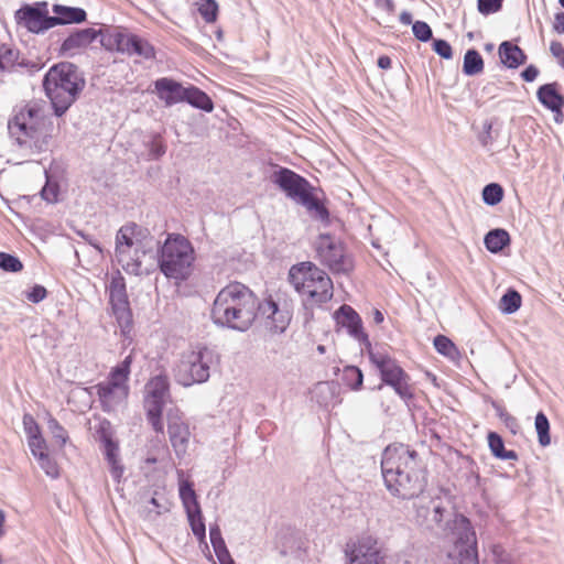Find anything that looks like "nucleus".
Here are the masks:
<instances>
[{"label":"nucleus","instance_id":"21","mask_svg":"<svg viewBox=\"0 0 564 564\" xmlns=\"http://www.w3.org/2000/svg\"><path fill=\"white\" fill-rule=\"evenodd\" d=\"M142 228L137 224H128L122 226L116 235V249L115 253L120 254L126 261V250L144 247L142 243Z\"/></svg>","mask_w":564,"mask_h":564},{"label":"nucleus","instance_id":"52","mask_svg":"<svg viewBox=\"0 0 564 564\" xmlns=\"http://www.w3.org/2000/svg\"><path fill=\"white\" fill-rule=\"evenodd\" d=\"M23 429L28 440L42 436L40 426L31 414L23 415Z\"/></svg>","mask_w":564,"mask_h":564},{"label":"nucleus","instance_id":"44","mask_svg":"<svg viewBox=\"0 0 564 564\" xmlns=\"http://www.w3.org/2000/svg\"><path fill=\"white\" fill-rule=\"evenodd\" d=\"M193 534L199 542H205L206 539V527L203 520L202 510L198 513L189 512L186 513Z\"/></svg>","mask_w":564,"mask_h":564},{"label":"nucleus","instance_id":"5","mask_svg":"<svg viewBox=\"0 0 564 564\" xmlns=\"http://www.w3.org/2000/svg\"><path fill=\"white\" fill-rule=\"evenodd\" d=\"M290 283L305 303L323 304L333 297V281L328 274L312 262L293 265L289 272Z\"/></svg>","mask_w":564,"mask_h":564},{"label":"nucleus","instance_id":"37","mask_svg":"<svg viewBox=\"0 0 564 564\" xmlns=\"http://www.w3.org/2000/svg\"><path fill=\"white\" fill-rule=\"evenodd\" d=\"M484 69V59L478 51L470 48L464 55L463 72L467 76H474Z\"/></svg>","mask_w":564,"mask_h":564},{"label":"nucleus","instance_id":"23","mask_svg":"<svg viewBox=\"0 0 564 564\" xmlns=\"http://www.w3.org/2000/svg\"><path fill=\"white\" fill-rule=\"evenodd\" d=\"M154 87L158 97L164 101L166 107L184 101L186 87L172 78H159L154 82Z\"/></svg>","mask_w":564,"mask_h":564},{"label":"nucleus","instance_id":"15","mask_svg":"<svg viewBox=\"0 0 564 564\" xmlns=\"http://www.w3.org/2000/svg\"><path fill=\"white\" fill-rule=\"evenodd\" d=\"M346 556L348 564H382L383 561L377 540L370 535H364L356 542L348 543Z\"/></svg>","mask_w":564,"mask_h":564},{"label":"nucleus","instance_id":"19","mask_svg":"<svg viewBox=\"0 0 564 564\" xmlns=\"http://www.w3.org/2000/svg\"><path fill=\"white\" fill-rule=\"evenodd\" d=\"M118 52L128 55H138L145 59L155 57V50L145 39L132 33H117L115 35Z\"/></svg>","mask_w":564,"mask_h":564},{"label":"nucleus","instance_id":"14","mask_svg":"<svg viewBox=\"0 0 564 564\" xmlns=\"http://www.w3.org/2000/svg\"><path fill=\"white\" fill-rule=\"evenodd\" d=\"M18 25L32 33H43L53 28L52 17L48 15L46 3L34 6L24 4L14 14Z\"/></svg>","mask_w":564,"mask_h":564},{"label":"nucleus","instance_id":"4","mask_svg":"<svg viewBox=\"0 0 564 564\" xmlns=\"http://www.w3.org/2000/svg\"><path fill=\"white\" fill-rule=\"evenodd\" d=\"M85 86L83 72L69 62L53 65L43 78L45 95L57 117H62L70 108Z\"/></svg>","mask_w":564,"mask_h":564},{"label":"nucleus","instance_id":"53","mask_svg":"<svg viewBox=\"0 0 564 564\" xmlns=\"http://www.w3.org/2000/svg\"><path fill=\"white\" fill-rule=\"evenodd\" d=\"M59 187L57 183H53L50 180L46 181L44 187L41 191V196L47 203L57 202Z\"/></svg>","mask_w":564,"mask_h":564},{"label":"nucleus","instance_id":"1","mask_svg":"<svg viewBox=\"0 0 564 564\" xmlns=\"http://www.w3.org/2000/svg\"><path fill=\"white\" fill-rule=\"evenodd\" d=\"M381 473L387 490L400 499L416 498L426 487V471L419 454L404 444L384 448Z\"/></svg>","mask_w":564,"mask_h":564},{"label":"nucleus","instance_id":"27","mask_svg":"<svg viewBox=\"0 0 564 564\" xmlns=\"http://www.w3.org/2000/svg\"><path fill=\"white\" fill-rule=\"evenodd\" d=\"M176 473L178 478L180 499L184 506L185 512H194L197 514L200 506L193 488V482L184 478V471L182 469H177Z\"/></svg>","mask_w":564,"mask_h":564},{"label":"nucleus","instance_id":"8","mask_svg":"<svg viewBox=\"0 0 564 564\" xmlns=\"http://www.w3.org/2000/svg\"><path fill=\"white\" fill-rule=\"evenodd\" d=\"M219 362V355L207 346H197L196 349L182 355L175 368V380L189 387L204 383L210 377V368Z\"/></svg>","mask_w":564,"mask_h":564},{"label":"nucleus","instance_id":"31","mask_svg":"<svg viewBox=\"0 0 564 564\" xmlns=\"http://www.w3.org/2000/svg\"><path fill=\"white\" fill-rule=\"evenodd\" d=\"M209 539L219 563L235 564V561L232 560L226 546L225 540L223 539L221 531L218 524H213L209 527Z\"/></svg>","mask_w":564,"mask_h":564},{"label":"nucleus","instance_id":"51","mask_svg":"<svg viewBox=\"0 0 564 564\" xmlns=\"http://www.w3.org/2000/svg\"><path fill=\"white\" fill-rule=\"evenodd\" d=\"M503 0H477V9L482 15H489L501 10Z\"/></svg>","mask_w":564,"mask_h":564},{"label":"nucleus","instance_id":"6","mask_svg":"<svg viewBox=\"0 0 564 564\" xmlns=\"http://www.w3.org/2000/svg\"><path fill=\"white\" fill-rule=\"evenodd\" d=\"M272 182L289 197L304 206L321 220H327L329 213L315 195L316 188L302 175L288 167H279L271 176Z\"/></svg>","mask_w":564,"mask_h":564},{"label":"nucleus","instance_id":"38","mask_svg":"<svg viewBox=\"0 0 564 564\" xmlns=\"http://www.w3.org/2000/svg\"><path fill=\"white\" fill-rule=\"evenodd\" d=\"M19 53L6 44H0V75L12 72L18 66Z\"/></svg>","mask_w":564,"mask_h":564},{"label":"nucleus","instance_id":"63","mask_svg":"<svg viewBox=\"0 0 564 564\" xmlns=\"http://www.w3.org/2000/svg\"><path fill=\"white\" fill-rule=\"evenodd\" d=\"M539 75V69L534 65H529L522 73L521 77L523 80L531 83L533 82Z\"/></svg>","mask_w":564,"mask_h":564},{"label":"nucleus","instance_id":"48","mask_svg":"<svg viewBox=\"0 0 564 564\" xmlns=\"http://www.w3.org/2000/svg\"><path fill=\"white\" fill-rule=\"evenodd\" d=\"M39 463H40L41 468L45 471V474L47 476H50L51 478L58 477V475H59L58 467H57L56 463L50 458L48 454H46L45 452H40L39 453Z\"/></svg>","mask_w":564,"mask_h":564},{"label":"nucleus","instance_id":"55","mask_svg":"<svg viewBox=\"0 0 564 564\" xmlns=\"http://www.w3.org/2000/svg\"><path fill=\"white\" fill-rule=\"evenodd\" d=\"M47 295V291L44 286L40 284H35L31 288V290L26 293V299L32 303H40Z\"/></svg>","mask_w":564,"mask_h":564},{"label":"nucleus","instance_id":"42","mask_svg":"<svg viewBox=\"0 0 564 564\" xmlns=\"http://www.w3.org/2000/svg\"><path fill=\"white\" fill-rule=\"evenodd\" d=\"M521 306V295L516 290L509 289L500 300V308L506 314L517 312Z\"/></svg>","mask_w":564,"mask_h":564},{"label":"nucleus","instance_id":"59","mask_svg":"<svg viewBox=\"0 0 564 564\" xmlns=\"http://www.w3.org/2000/svg\"><path fill=\"white\" fill-rule=\"evenodd\" d=\"M29 447L32 454L39 459V453L45 452V440L41 437L30 438L28 440Z\"/></svg>","mask_w":564,"mask_h":564},{"label":"nucleus","instance_id":"28","mask_svg":"<svg viewBox=\"0 0 564 564\" xmlns=\"http://www.w3.org/2000/svg\"><path fill=\"white\" fill-rule=\"evenodd\" d=\"M501 63L508 68H517L527 61L524 52L516 44L505 41L498 48Z\"/></svg>","mask_w":564,"mask_h":564},{"label":"nucleus","instance_id":"39","mask_svg":"<svg viewBox=\"0 0 564 564\" xmlns=\"http://www.w3.org/2000/svg\"><path fill=\"white\" fill-rule=\"evenodd\" d=\"M534 426L538 434L539 444L545 447L551 444L550 422L546 415L541 411L536 414Z\"/></svg>","mask_w":564,"mask_h":564},{"label":"nucleus","instance_id":"10","mask_svg":"<svg viewBox=\"0 0 564 564\" xmlns=\"http://www.w3.org/2000/svg\"><path fill=\"white\" fill-rule=\"evenodd\" d=\"M444 532L455 544L459 564H478L476 532L467 517L454 513Z\"/></svg>","mask_w":564,"mask_h":564},{"label":"nucleus","instance_id":"47","mask_svg":"<svg viewBox=\"0 0 564 564\" xmlns=\"http://www.w3.org/2000/svg\"><path fill=\"white\" fill-rule=\"evenodd\" d=\"M47 427L53 438L59 443L61 446H64L68 440L67 431L52 415L47 419Z\"/></svg>","mask_w":564,"mask_h":564},{"label":"nucleus","instance_id":"17","mask_svg":"<svg viewBox=\"0 0 564 564\" xmlns=\"http://www.w3.org/2000/svg\"><path fill=\"white\" fill-rule=\"evenodd\" d=\"M257 318L262 321L267 329L280 334L286 329L291 315L288 310L280 308L278 303L269 299L263 302L259 301Z\"/></svg>","mask_w":564,"mask_h":564},{"label":"nucleus","instance_id":"62","mask_svg":"<svg viewBox=\"0 0 564 564\" xmlns=\"http://www.w3.org/2000/svg\"><path fill=\"white\" fill-rule=\"evenodd\" d=\"M375 4L378 9L389 14H393L395 11V4L393 0H375Z\"/></svg>","mask_w":564,"mask_h":564},{"label":"nucleus","instance_id":"34","mask_svg":"<svg viewBox=\"0 0 564 564\" xmlns=\"http://www.w3.org/2000/svg\"><path fill=\"white\" fill-rule=\"evenodd\" d=\"M105 457L110 466V473L115 480L119 481L123 475V466L119 463V447L118 444L108 442L104 444Z\"/></svg>","mask_w":564,"mask_h":564},{"label":"nucleus","instance_id":"22","mask_svg":"<svg viewBox=\"0 0 564 564\" xmlns=\"http://www.w3.org/2000/svg\"><path fill=\"white\" fill-rule=\"evenodd\" d=\"M99 31L93 28L80 29L70 33L62 43L61 52L73 56L80 50L90 45L98 36Z\"/></svg>","mask_w":564,"mask_h":564},{"label":"nucleus","instance_id":"43","mask_svg":"<svg viewBox=\"0 0 564 564\" xmlns=\"http://www.w3.org/2000/svg\"><path fill=\"white\" fill-rule=\"evenodd\" d=\"M198 12L206 23H214L218 17L216 0H197Z\"/></svg>","mask_w":564,"mask_h":564},{"label":"nucleus","instance_id":"35","mask_svg":"<svg viewBox=\"0 0 564 564\" xmlns=\"http://www.w3.org/2000/svg\"><path fill=\"white\" fill-rule=\"evenodd\" d=\"M488 445L492 455L502 460H514L518 455L514 451L506 449L502 437L496 432H489Z\"/></svg>","mask_w":564,"mask_h":564},{"label":"nucleus","instance_id":"13","mask_svg":"<svg viewBox=\"0 0 564 564\" xmlns=\"http://www.w3.org/2000/svg\"><path fill=\"white\" fill-rule=\"evenodd\" d=\"M109 303L122 333L130 332L132 327V313L123 278L119 276L111 280L109 285Z\"/></svg>","mask_w":564,"mask_h":564},{"label":"nucleus","instance_id":"25","mask_svg":"<svg viewBox=\"0 0 564 564\" xmlns=\"http://www.w3.org/2000/svg\"><path fill=\"white\" fill-rule=\"evenodd\" d=\"M557 87L558 84L556 82L540 86L536 91V98L546 109L562 116L564 96L558 93Z\"/></svg>","mask_w":564,"mask_h":564},{"label":"nucleus","instance_id":"30","mask_svg":"<svg viewBox=\"0 0 564 564\" xmlns=\"http://www.w3.org/2000/svg\"><path fill=\"white\" fill-rule=\"evenodd\" d=\"M313 398L322 406L335 405L338 400V386L335 382H318L313 390Z\"/></svg>","mask_w":564,"mask_h":564},{"label":"nucleus","instance_id":"29","mask_svg":"<svg viewBox=\"0 0 564 564\" xmlns=\"http://www.w3.org/2000/svg\"><path fill=\"white\" fill-rule=\"evenodd\" d=\"M127 258L123 261L120 254H116L118 263L128 274L140 275L142 274V257L145 256L147 250L144 247L126 250Z\"/></svg>","mask_w":564,"mask_h":564},{"label":"nucleus","instance_id":"45","mask_svg":"<svg viewBox=\"0 0 564 564\" xmlns=\"http://www.w3.org/2000/svg\"><path fill=\"white\" fill-rule=\"evenodd\" d=\"M503 198V189L497 183H490L482 189V199L489 206L499 204Z\"/></svg>","mask_w":564,"mask_h":564},{"label":"nucleus","instance_id":"41","mask_svg":"<svg viewBox=\"0 0 564 564\" xmlns=\"http://www.w3.org/2000/svg\"><path fill=\"white\" fill-rule=\"evenodd\" d=\"M343 381L351 390H359L362 387L364 375L356 366H347L343 370Z\"/></svg>","mask_w":564,"mask_h":564},{"label":"nucleus","instance_id":"11","mask_svg":"<svg viewBox=\"0 0 564 564\" xmlns=\"http://www.w3.org/2000/svg\"><path fill=\"white\" fill-rule=\"evenodd\" d=\"M314 248L317 260L334 274H349L354 270L351 254L335 236L321 234L314 242Z\"/></svg>","mask_w":564,"mask_h":564},{"label":"nucleus","instance_id":"7","mask_svg":"<svg viewBox=\"0 0 564 564\" xmlns=\"http://www.w3.org/2000/svg\"><path fill=\"white\" fill-rule=\"evenodd\" d=\"M195 252L192 243L184 236L169 234L159 251V268L167 278L182 282L192 272Z\"/></svg>","mask_w":564,"mask_h":564},{"label":"nucleus","instance_id":"32","mask_svg":"<svg viewBox=\"0 0 564 564\" xmlns=\"http://www.w3.org/2000/svg\"><path fill=\"white\" fill-rule=\"evenodd\" d=\"M184 101L188 102L192 107L206 112H212L214 110V102L212 98L205 91L193 85L186 87Z\"/></svg>","mask_w":564,"mask_h":564},{"label":"nucleus","instance_id":"56","mask_svg":"<svg viewBox=\"0 0 564 564\" xmlns=\"http://www.w3.org/2000/svg\"><path fill=\"white\" fill-rule=\"evenodd\" d=\"M447 513V510L443 508L441 505L433 502V516L432 521L435 522V524L444 531V528L446 527V521L444 522L445 514Z\"/></svg>","mask_w":564,"mask_h":564},{"label":"nucleus","instance_id":"58","mask_svg":"<svg viewBox=\"0 0 564 564\" xmlns=\"http://www.w3.org/2000/svg\"><path fill=\"white\" fill-rule=\"evenodd\" d=\"M497 414L500 417V420L506 424L507 427H509L512 432H514V429L518 427L517 419L513 417L511 414H509L503 408L496 406Z\"/></svg>","mask_w":564,"mask_h":564},{"label":"nucleus","instance_id":"40","mask_svg":"<svg viewBox=\"0 0 564 564\" xmlns=\"http://www.w3.org/2000/svg\"><path fill=\"white\" fill-rule=\"evenodd\" d=\"M434 347L436 351L452 360L456 359L459 355L457 347L455 344L444 335H437L434 338Z\"/></svg>","mask_w":564,"mask_h":564},{"label":"nucleus","instance_id":"64","mask_svg":"<svg viewBox=\"0 0 564 564\" xmlns=\"http://www.w3.org/2000/svg\"><path fill=\"white\" fill-rule=\"evenodd\" d=\"M553 29L557 33H564V12H557L554 15Z\"/></svg>","mask_w":564,"mask_h":564},{"label":"nucleus","instance_id":"12","mask_svg":"<svg viewBox=\"0 0 564 564\" xmlns=\"http://www.w3.org/2000/svg\"><path fill=\"white\" fill-rule=\"evenodd\" d=\"M169 397L170 382L166 376L158 375L145 384L144 409L147 419L152 429L160 434L164 433L162 412Z\"/></svg>","mask_w":564,"mask_h":564},{"label":"nucleus","instance_id":"49","mask_svg":"<svg viewBox=\"0 0 564 564\" xmlns=\"http://www.w3.org/2000/svg\"><path fill=\"white\" fill-rule=\"evenodd\" d=\"M412 32L421 42H427L433 36L431 26L424 21H415L412 24Z\"/></svg>","mask_w":564,"mask_h":564},{"label":"nucleus","instance_id":"26","mask_svg":"<svg viewBox=\"0 0 564 564\" xmlns=\"http://www.w3.org/2000/svg\"><path fill=\"white\" fill-rule=\"evenodd\" d=\"M52 10L55 14L52 17L53 28L62 24L82 23L87 18L86 11L82 8L54 4Z\"/></svg>","mask_w":564,"mask_h":564},{"label":"nucleus","instance_id":"60","mask_svg":"<svg viewBox=\"0 0 564 564\" xmlns=\"http://www.w3.org/2000/svg\"><path fill=\"white\" fill-rule=\"evenodd\" d=\"M550 51L552 55L558 58L560 64L564 67V46L558 41H552L550 44Z\"/></svg>","mask_w":564,"mask_h":564},{"label":"nucleus","instance_id":"16","mask_svg":"<svg viewBox=\"0 0 564 564\" xmlns=\"http://www.w3.org/2000/svg\"><path fill=\"white\" fill-rule=\"evenodd\" d=\"M167 434L177 458H184L189 445L191 431L188 424L178 414V411L167 413Z\"/></svg>","mask_w":564,"mask_h":564},{"label":"nucleus","instance_id":"3","mask_svg":"<svg viewBox=\"0 0 564 564\" xmlns=\"http://www.w3.org/2000/svg\"><path fill=\"white\" fill-rule=\"evenodd\" d=\"M10 137L23 155L32 156L50 149L52 134L43 122L37 104L21 107L8 122Z\"/></svg>","mask_w":564,"mask_h":564},{"label":"nucleus","instance_id":"61","mask_svg":"<svg viewBox=\"0 0 564 564\" xmlns=\"http://www.w3.org/2000/svg\"><path fill=\"white\" fill-rule=\"evenodd\" d=\"M491 129H492V123L489 122V121H486L484 123V130H482V133L480 134L479 137V140H480V143L484 145V147H488L489 144H491L492 142V137H491Z\"/></svg>","mask_w":564,"mask_h":564},{"label":"nucleus","instance_id":"9","mask_svg":"<svg viewBox=\"0 0 564 564\" xmlns=\"http://www.w3.org/2000/svg\"><path fill=\"white\" fill-rule=\"evenodd\" d=\"M369 360L378 369L382 384L391 387L394 392L405 402L414 398L413 388L410 384V376L402 369L399 362L390 355L378 351H369Z\"/></svg>","mask_w":564,"mask_h":564},{"label":"nucleus","instance_id":"46","mask_svg":"<svg viewBox=\"0 0 564 564\" xmlns=\"http://www.w3.org/2000/svg\"><path fill=\"white\" fill-rule=\"evenodd\" d=\"M0 269L6 272L17 273L23 269L20 259L7 252H0Z\"/></svg>","mask_w":564,"mask_h":564},{"label":"nucleus","instance_id":"18","mask_svg":"<svg viewBox=\"0 0 564 564\" xmlns=\"http://www.w3.org/2000/svg\"><path fill=\"white\" fill-rule=\"evenodd\" d=\"M335 319L338 325L347 329L348 334L352 338L365 346L368 352L372 350L368 335L364 332L362 321L359 314L350 305L343 304L335 312Z\"/></svg>","mask_w":564,"mask_h":564},{"label":"nucleus","instance_id":"57","mask_svg":"<svg viewBox=\"0 0 564 564\" xmlns=\"http://www.w3.org/2000/svg\"><path fill=\"white\" fill-rule=\"evenodd\" d=\"M149 155L152 158V159H160L162 155L165 154L166 152V147L163 142H161L160 140L158 139H154L152 140L150 143H149Z\"/></svg>","mask_w":564,"mask_h":564},{"label":"nucleus","instance_id":"2","mask_svg":"<svg viewBox=\"0 0 564 564\" xmlns=\"http://www.w3.org/2000/svg\"><path fill=\"white\" fill-rule=\"evenodd\" d=\"M259 299L246 285L235 282L217 294L212 308L213 322L221 327L246 332L257 319Z\"/></svg>","mask_w":564,"mask_h":564},{"label":"nucleus","instance_id":"50","mask_svg":"<svg viewBox=\"0 0 564 564\" xmlns=\"http://www.w3.org/2000/svg\"><path fill=\"white\" fill-rule=\"evenodd\" d=\"M96 438L106 444L108 442H112V433H111V424L108 420L102 419L99 421L98 425L95 429Z\"/></svg>","mask_w":564,"mask_h":564},{"label":"nucleus","instance_id":"33","mask_svg":"<svg viewBox=\"0 0 564 564\" xmlns=\"http://www.w3.org/2000/svg\"><path fill=\"white\" fill-rule=\"evenodd\" d=\"M510 241L509 232L501 228L488 231L484 238V243L491 253L500 252L505 247L510 245Z\"/></svg>","mask_w":564,"mask_h":564},{"label":"nucleus","instance_id":"36","mask_svg":"<svg viewBox=\"0 0 564 564\" xmlns=\"http://www.w3.org/2000/svg\"><path fill=\"white\" fill-rule=\"evenodd\" d=\"M131 364L132 357L129 355L111 369L107 381L120 386H128Z\"/></svg>","mask_w":564,"mask_h":564},{"label":"nucleus","instance_id":"20","mask_svg":"<svg viewBox=\"0 0 564 564\" xmlns=\"http://www.w3.org/2000/svg\"><path fill=\"white\" fill-rule=\"evenodd\" d=\"M93 389L96 390L104 412L115 411L126 401L129 394V386H120L109 381L99 382Z\"/></svg>","mask_w":564,"mask_h":564},{"label":"nucleus","instance_id":"24","mask_svg":"<svg viewBox=\"0 0 564 564\" xmlns=\"http://www.w3.org/2000/svg\"><path fill=\"white\" fill-rule=\"evenodd\" d=\"M172 508V502L164 492L154 491L140 511L141 517L147 521H155L160 516L167 513Z\"/></svg>","mask_w":564,"mask_h":564},{"label":"nucleus","instance_id":"54","mask_svg":"<svg viewBox=\"0 0 564 564\" xmlns=\"http://www.w3.org/2000/svg\"><path fill=\"white\" fill-rule=\"evenodd\" d=\"M433 50L436 54L445 59H451L453 57V50L451 44L442 39H436L433 41Z\"/></svg>","mask_w":564,"mask_h":564}]
</instances>
